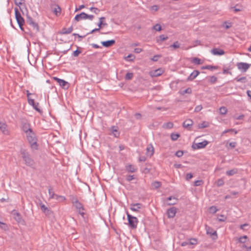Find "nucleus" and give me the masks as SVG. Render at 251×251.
<instances>
[{
	"label": "nucleus",
	"instance_id": "obj_1",
	"mask_svg": "<svg viewBox=\"0 0 251 251\" xmlns=\"http://www.w3.org/2000/svg\"><path fill=\"white\" fill-rule=\"evenodd\" d=\"M26 139L32 150H37V139L34 132L32 130L26 134Z\"/></svg>",
	"mask_w": 251,
	"mask_h": 251
},
{
	"label": "nucleus",
	"instance_id": "obj_2",
	"mask_svg": "<svg viewBox=\"0 0 251 251\" xmlns=\"http://www.w3.org/2000/svg\"><path fill=\"white\" fill-rule=\"evenodd\" d=\"M22 157L25 161V163L28 166H32L34 164V160L31 158L29 153L26 150L22 149L20 150Z\"/></svg>",
	"mask_w": 251,
	"mask_h": 251
},
{
	"label": "nucleus",
	"instance_id": "obj_3",
	"mask_svg": "<svg viewBox=\"0 0 251 251\" xmlns=\"http://www.w3.org/2000/svg\"><path fill=\"white\" fill-rule=\"evenodd\" d=\"M14 11L15 18L16 19L17 22L21 30L24 31V28L23 27V25L25 24V20L22 17L21 14L17 7L14 8Z\"/></svg>",
	"mask_w": 251,
	"mask_h": 251
},
{
	"label": "nucleus",
	"instance_id": "obj_4",
	"mask_svg": "<svg viewBox=\"0 0 251 251\" xmlns=\"http://www.w3.org/2000/svg\"><path fill=\"white\" fill-rule=\"evenodd\" d=\"M126 214L129 226L133 229L136 228L138 222L137 218L136 217L130 215L127 212Z\"/></svg>",
	"mask_w": 251,
	"mask_h": 251
},
{
	"label": "nucleus",
	"instance_id": "obj_5",
	"mask_svg": "<svg viewBox=\"0 0 251 251\" xmlns=\"http://www.w3.org/2000/svg\"><path fill=\"white\" fill-rule=\"evenodd\" d=\"M53 79L55 80L62 88L67 89L69 88V83L64 80L61 79L57 77H53Z\"/></svg>",
	"mask_w": 251,
	"mask_h": 251
},
{
	"label": "nucleus",
	"instance_id": "obj_6",
	"mask_svg": "<svg viewBox=\"0 0 251 251\" xmlns=\"http://www.w3.org/2000/svg\"><path fill=\"white\" fill-rule=\"evenodd\" d=\"M251 65V64L244 62H239L237 64V68L242 72H246Z\"/></svg>",
	"mask_w": 251,
	"mask_h": 251
},
{
	"label": "nucleus",
	"instance_id": "obj_7",
	"mask_svg": "<svg viewBox=\"0 0 251 251\" xmlns=\"http://www.w3.org/2000/svg\"><path fill=\"white\" fill-rule=\"evenodd\" d=\"M208 144V142L204 140L201 142L193 144L192 146V148L194 150L202 149L205 148Z\"/></svg>",
	"mask_w": 251,
	"mask_h": 251
},
{
	"label": "nucleus",
	"instance_id": "obj_8",
	"mask_svg": "<svg viewBox=\"0 0 251 251\" xmlns=\"http://www.w3.org/2000/svg\"><path fill=\"white\" fill-rule=\"evenodd\" d=\"M205 228L206 230L207 234H209L211 236H212L213 239L216 240L217 239L218 236H217V234L216 231L213 230L212 228H211L210 227L208 226H206Z\"/></svg>",
	"mask_w": 251,
	"mask_h": 251
},
{
	"label": "nucleus",
	"instance_id": "obj_9",
	"mask_svg": "<svg viewBox=\"0 0 251 251\" xmlns=\"http://www.w3.org/2000/svg\"><path fill=\"white\" fill-rule=\"evenodd\" d=\"M28 103L32 105L34 109L36 110L37 111L39 112V113L42 112V110L38 107L39 106V103H35L34 102V100L33 99H32L30 98H28Z\"/></svg>",
	"mask_w": 251,
	"mask_h": 251
},
{
	"label": "nucleus",
	"instance_id": "obj_10",
	"mask_svg": "<svg viewBox=\"0 0 251 251\" xmlns=\"http://www.w3.org/2000/svg\"><path fill=\"white\" fill-rule=\"evenodd\" d=\"M142 207L143 205L140 203H131L130 204V209L133 211L137 212Z\"/></svg>",
	"mask_w": 251,
	"mask_h": 251
},
{
	"label": "nucleus",
	"instance_id": "obj_11",
	"mask_svg": "<svg viewBox=\"0 0 251 251\" xmlns=\"http://www.w3.org/2000/svg\"><path fill=\"white\" fill-rule=\"evenodd\" d=\"M176 208L175 207H172L167 210L168 217L169 218H174L176 213Z\"/></svg>",
	"mask_w": 251,
	"mask_h": 251
},
{
	"label": "nucleus",
	"instance_id": "obj_12",
	"mask_svg": "<svg viewBox=\"0 0 251 251\" xmlns=\"http://www.w3.org/2000/svg\"><path fill=\"white\" fill-rule=\"evenodd\" d=\"M211 52L215 55H222L225 54V51L219 48H213Z\"/></svg>",
	"mask_w": 251,
	"mask_h": 251
},
{
	"label": "nucleus",
	"instance_id": "obj_13",
	"mask_svg": "<svg viewBox=\"0 0 251 251\" xmlns=\"http://www.w3.org/2000/svg\"><path fill=\"white\" fill-rule=\"evenodd\" d=\"M14 218L15 220L18 223L23 224L24 221L23 220L21 214L19 212L13 213Z\"/></svg>",
	"mask_w": 251,
	"mask_h": 251
},
{
	"label": "nucleus",
	"instance_id": "obj_14",
	"mask_svg": "<svg viewBox=\"0 0 251 251\" xmlns=\"http://www.w3.org/2000/svg\"><path fill=\"white\" fill-rule=\"evenodd\" d=\"M115 43V40H107L105 41H102L101 42V44L102 45L106 48H109L112 46H113Z\"/></svg>",
	"mask_w": 251,
	"mask_h": 251
},
{
	"label": "nucleus",
	"instance_id": "obj_15",
	"mask_svg": "<svg viewBox=\"0 0 251 251\" xmlns=\"http://www.w3.org/2000/svg\"><path fill=\"white\" fill-rule=\"evenodd\" d=\"M200 74V72L194 70L187 78V81H192L194 79Z\"/></svg>",
	"mask_w": 251,
	"mask_h": 251
},
{
	"label": "nucleus",
	"instance_id": "obj_16",
	"mask_svg": "<svg viewBox=\"0 0 251 251\" xmlns=\"http://www.w3.org/2000/svg\"><path fill=\"white\" fill-rule=\"evenodd\" d=\"M167 201H170L167 202V204L168 205H172L176 204L177 203L178 200L174 197L170 196L167 199Z\"/></svg>",
	"mask_w": 251,
	"mask_h": 251
},
{
	"label": "nucleus",
	"instance_id": "obj_17",
	"mask_svg": "<svg viewBox=\"0 0 251 251\" xmlns=\"http://www.w3.org/2000/svg\"><path fill=\"white\" fill-rule=\"evenodd\" d=\"M0 129L4 134H7L8 131L7 129V125L5 123L0 121Z\"/></svg>",
	"mask_w": 251,
	"mask_h": 251
},
{
	"label": "nucleus",
	"instance_id": "obj_18",
	"mask_svg": "<svg viewBox=\"0 0 251 251\" xmlns=\"http://www.w3.org/2000/svg\"><path fill=\"white\" fill-rule=\"evenodd\" d=\"M193 124V121L191 119L185 120L183 123V126L184 128H190Z\"/></svg>",
	"mask_w": 251,
	"mask_h": 251
},
{
	"label": "nucleus",
	"instance_id": "obj_19",
	"mask_svg": "<svg viewBox=\"0 0 251 251\" xmlns=\"http://www.w3.org/2000/svg\"><path fill=\"white\" fill-rule=\"evenodd\" d=\"M83 19H86V13L84 12H81L79 14H77L75 17V20L77 22Z\"/></svg>",
	"mask_w": 251,
	"mask_h": 251
},
{
	"label": "nucleus",
	"instance_id": "obj_20",
	"mask_svg": "<svg viewBox=\"0 0 251 251\" xmlns=\"http://www.w3.org/2000/svg\"><path fill=\"white\" fill-rule=\"evenodd\" d=\"M73 30V27L72 26L71 27L67 28L65 27H64L62 29L61 31L60 32V33L61 34H67L71 33Z\"/></svg>",
	"mask_w": 251,
	"mask_h": 251
},
{
	"label": "nucleus",
	"instance_id": "obj_21",
	"mask_svg": "<svg viewBox=\"0 0 251 251\" xmlns=\"http://www.w3.org/2000/svg\"><path fill=\"white\" fill-rule=\"evenodd\" d=\"M163 71L161 69L155 70L151 72V75L152 76H158L162 75Z\"/></svg>",
	"mask_w": 251,
	"mask_h": 251
},
{
	"label": "nucleus",
	"instance_id": "obj_22",
	"mask_svg": "<svg viewBox=\"0 0 251 251\" xmlns=\"http://www.w3.org/2000/svg\"><path fill=\"white\" fill-rule=\"evenodd\" d=\"M77 210L78 213H80V210H85L83 204L79 201L75 202L74 205Z\"/></svg>",
	"mask_w": 251,
	"mask_h": 251
},
{
	"label": "nucleus",
	"instance_id": "obj_23",
	"mask_svg": "<svg viewBox=\"0 0 251 251\" xmlns=\"http://www.w3.org/2000/svg\"><path fill=\"white\" fill-rule=\"evenodd\" d=\"M126 170L128 173H134L136 171V169L131 164H128L126 166Z\"/></svg>",
	"mask_w": 251,
	"mask_h": 251
},
{
	"label": "nucleus",
	"instance_id": "obj_24",
	"mask_svg": "<svg viewBox=\"0 0 251 251\" xmlns=\"http://www.w3.org/2000/svg\"><path fill=\"white\" fill-rule=\"evenodd\" d=\"M111 130L115 137H118L120 135V132L118 131V128L116 126H112Z\"/></svg>",
	"mask_w": 251,
	"mask_h": 251
},
{
	"label": "nucleus",
	"instance_id": "obj_25",
	"mask_svg": "<svg viewBox=\"0 0 251 251\" xmlns=\"http://www.w3.org/2000/svg\"><path fill=\"white\" fill-rule=\"evenodd\" d=\"M23 130L26 133V134L29 132V131L32 130V129L30 127V125L27 124H25L23 125Z\"/></svg>",
	"mask_w": 251,
	"mask_h": 251
},
{
	"label": "nucleus",
	"instance_id": "obj_26",
	"mask_svg": "<svg viewBox=\"0 0 251 251\" xmlns=\"http://www.w3.org/2000/svg\"><path fill=\"white\" fill-rule=\"evenodd\" d=\"M52 11L56 16L60 14L61 10V8L58 5H55V7L52 8Z\"/></svg>",
	"mask_w": 251,
	"mask_h": 251
},
{
	"label": "nucleus",
	"instance_id": "obj_27",
	"mask_svg": "<svg viewBox=\"0 0 251 251\" xmlns=\"http://www.w3.org/2000/svg\"><path fill=\"white\" fill-rule=\"evenodd\" d=\"M33 28V30L35 31L36 32L39 31V25L37 23H36L34 21L29 24Z\"/></svg>",
	"mask_w": 251,
	"mask_h": 251
},
{
	"label": "nucleus",
	"instance_id": "obj_28",
	"mask_svg": "<svg viewBox=\"0 0 251 251\" xmlns=\"http://www.w3.org/2000/svg\"><path fill=\"white\" fill-rule=\"evenodd\" d=\"M218 68V66H212V65H206V66H202L201 67V69H207V70H212V71L213 70L217 69Z\"/></svg>",
	"mask_w": 251,
	"mask_h": 251
},
{
	"label": "nucleus",
	"instance_id": "obj_29",
	"mask_svg": "<svg viewBox=\"0 0 251 251\" xmlns=\"http://www.w3.org/2000/svg\"><path fill=\"white\" fill-rule=\"evenodd\" d=\"M147 153L150 156H152L154 153V148L152 146L148 147L147 148Z\"/></svg>",
	"mask_w": 251,
	"mask_h": 251
},
{
	"label": "nucleus",
	"instance_id": "obj_30",
	"mask_svg": "<svg viewBox=\"0 0 251 251\" xmlns=\"http://www.w3.org/2000/svg\"><path fill=\"white\" fill-rule=\"evenodd\" d=\"M168 38V37L167 36H165L164 35H160L158 38H157L156 41L157 43L162 42Z\"/></svg>",
	"mask_w": 251,
	"mask_h": 251
},
{
	"label": "nucleus",
	"instance_id": "obj_31",
	"mask_svg": "<svg viewBox=\"0 0 251 251\" xmlns=\"http://www.w3.org/2000/svg\"><path fill=\"white\" fill-rule=\"evenodd\" d=\"M238 170L237 169H233L226 171V175L228 176H231L237 173Z\"/></svg>",
	"mask_w": 251,
	"mask_h": 251
},
{
	"label": "nucleus",
	"instance_id": "obj_32",
	"mask_svg": "<svg viewBox=\"0 0 251 251\" xmlns=\"http://www.w3.org/2000/svg\"><path fill=\"white\" fill-rule=\"evenodd\" d=\"M174 126V124L172 122L165 123L163 125V127L166 129H171Z\"/></svg>",
	"mask_w": 251,
	"mask_h": 251
},
{
	"label": "nucleus",
	"instance_id": "obj_33",
	"mask_svg": "<svg viewBox=\"0 0 251 251\" xmlns=\"http://www.w3.org/2000/svg\"><path fill=\"white\" fill-rule=\"evenodd\" d=\"M179 93L181 95H184L185 94H191L192 93V89L191 88H188L185 90L180 91Z\"/></svg>",
	"mask_w": 251,
	"mask_h": 251
},
{
	"label": "nucleus",
	"instance_id": "obj_34",
	"mask_svg": "<svg viewBox=\"0 0 251 251\" xmlns=\"http://www.w3.org/2000/svg\"><path fill=\"white\" fill-rule=\"evenodd\" d=\"M179 137L180 134L178 133H172L171 134V138L174 141L177 140Z\"/></svg>",
	"mask_w": 251,
	"mask_h": 251
},
{
	"label": "nucleus",
	"instance_id": "obj_35",
	"mask_svg": "<svg viewBox=\"0 0 251 251\" xmlns=\"http://www.w3.org/2000/svg\"><path fill=\"white\" fill-rule=\"evenodd\" d=\"M235 80L237 82H241L242 83H245L247 81V78H246V77H245V76H243V77H241L240 78L238 77H237L235 78Z\"/></svg>",
	"mask_w": 251,
	"mask_h": 251
},
{
	"label": "nucleus",
	"instance_id": "obj_36",
	"mask_svg": "<svg viewBox=\"0 0 251 251\" xmlns=\"http://www.w3.org/2000/svg\"><path fill=\"white\" fill-rule=\"evenodd\" d=\"M161 183L159 181H154L151 184V186L154 188L157 189L161 186Z\"/></svg>",
	"mask_w": 251,
	"mask_h": 251
},
{
	"label": "nucleus",
	"instance_id": "obj_37",
	"mask_svg": "<svg viewBox=\"0 0 251 251\" xmlns=\"http://www.w3.org/2000/svg\"><path fill=\"white\" fill-rule=\"evenodd\" d=\"M49 194L50 195V199H54V196H55V194L53 191V189L51 187H50L49 188Z\"/></svg>",
	"mask_w": 251,
	"mask_h": 251
},
{
	"label": "nucleus",
	"instance_id": "obj_38",
	"mask_svg": "<svg viewBox=\"0 0 251 251\" xmlns=\"http://www.w3.org/2000/svg\"><path fill=\"white\" fill-rule=\"evenodd\" d=\"M209 126V123L207 122H203L202 123L199 125V128H203Z\"/></svg>",
	"mask_w": 251,
	"mask_h": 251
},
{
	"label": "nucleus",
	"instance_id": "obj_39",
	"mask_svg": "<svg viewBox=\"0 0 251 251\" xmlns=\"http://www.w3.org/2000/svg\"><path fill=\"white\" fill-rule=\"evenodd\" d=\"M57 201H64L66 200V198L62 196H59L56 194H55L54 198Z\"/></svg>",
	"mask_w": 251,
	"mask_h": 251
},
{
	"label": "nucleus",
	"instance_id": "obj_40",
	"mask_svg": "<svg viewBox=\"0 0 251 251\" xmlns=\"http://www.w3.org/2000/svg\"><path fill=\"white\" fill-rule=\"evenodd\" d=\"M135 59V56L131 54L128 55L125 57V59L128 61H132Z\"/></svg>",
	"mask_w": 251,
	"mask_h": 251
},
{
	"label": "nucleus",
	"instance_id": "obj_41",
	"mask_svg": "<svg viewBox=\"0 0 251 251\" xmlns=\"http://www.w3.org/2000/svg\"><path fill=\"white\" fill-rule=\"evenodd\" d=\"M70 197V200L71 201V202H72L73 205L75 204V202H77L79 201H78L77 198L75 197V196H74L73 195H71Z\"/></svg>",
	"mask_w": 251,
	"mask_h": 251
},
{
	"label": "nucleus",
	"instance_id": "obj_42",
	"mask_svg": "<svg viewBox=\"0 0 251 251\" xmlns=\"http://www.w3.org/2000/svg\"><path fill=\"white\" fill-rule=\"evenodd\" d=\"M133 74L132 73H127L125 76V79L130 80L133 78Z\"/></svg>",
	"mask_w": 251,
	"mask_h": 251
},
{
	"label": "nucleus",
	"instance_id": "obj_43",
	"mask_svg": "<svg viewBox=\"0 0 251 251\" xmlns=\"http://www.w3.org/2000/svg\"><path fill=\"white\" fill-rule=\"evenodd\" d=\"M220 113L222 114V115H225L226 113L227 112V109L226 108V107H221L220 109Z\"/></svg>",
	"mask_w": 251,
	"mask_h": 251
},
{
	"label": "nucleus",
	"instance_id": "obj_44",
	"mask_svg": "<svg viewBox=\"0 0 251 251\" xmlns=\"http://www.w3.org/2000/svg\"><path fill=\"white\" fill-rule=\"evenodd\" d=\"M248 238V237L247 235H244L242 237H241L239 238V242L241 243H244L246 242V239Z\"/></svg>",
	"mask_w": 251,
	"mask_h": 251
},
{
	"label": "nucleus",
	"instance_id": "obj_45",
	"mask_svg": "<svg viewBox=\"0 0 251 251\" xmlns=\"http://www.w3.org/2000/svg\"><path fill=\"white\" fill-rule=\"evenodd\" d=\"M153 29L156 31H160L162 30V27L159 24H157L153 26Z\"/></svg>",
	"mask_w": 251,
	"mask_h": 251
},
{
	"label": "nucleus",
	"instance_id": "obj_46",
	"mask_svg": "<svg viewBox=\"0 0 251 251\" xmlns=\"http://www.w3.org/2000/svg\"><path fill=\"white\" fill-rule=\"evenodd\" d=\"M217 81V78L215 76H211L210 77L209 81L211 83H215Z\"/></svg>",
	"mask_w": 251,
	"mask_h": 251
},
{
	"label": "nucleus",
	"instance_id": "obj_47",
	"mask_svg": "<svg viewBox=\"0 0 251 251\" xmlns=\"http://www.w3.org/2000/svg\"><path fill=\"white\" fill-rule=\"evenodd\" d=\"M192 62L198 65L201 64V59L197 57L193 58Z\"/></svg>",
	"mask_w": 251,
	"mask_h": 251
},
{
	"label": "nucleus",
	"instance_id": "obj_48",
	"mask_svg": "<svg viewBox=\"0 0 251 251\" xmlns=\"http://www.w3.org/2000/svg\"><path fill=\"white\" fill-rule=\"evenodd\" d=\"M90 10L91 11H92L94 13H95L96 14H98L100 12V10L96 7H92L90 8Z\"/></svg>",
	"mask_w": 251,
	"mask_h": 251
},
{
	"label": "nucleus",
	"instance_id": "obj_49",
	"mask_svg": "<svg viewBox=\"0 0 251 251\" xmlns=\"http://www.w3.org/2000/svg\"><path fill=\"white\" fill-rule=\"evenodd\" d=\"M179 46H180V44L179 43V42L178 41H176V42H174L173 44L171 45L170 47H173L175 49H177V48H179Z\"/></svg>",
	"mask_w": 251,
	"mask_h": 251
},
{
	"label": "nucleus",
	"instance_id": "obj_50",
	"mask_svg": "<svg viewBox=\"0 0 251 251\" xmlns=\"http://www.w3.org/2000/svg\"><path fill=\"white\" fill-rule=\"evenodd\" d=\"M216 184L218 186H221L224 184V181L222 179H219L217 182Z\"/></svg>",
	"mask_w": 251,
	"mask_h": 251
},
{
	"label": "nucleus",
	"instance_id": "obj_51",
	"mask_svg": "<svg viewBox=\"0 0 251 251\" xmlns=\"http://www.w3.org/2000/svg\"><path fill=\"white\" fill-rule=\"evenodd\" d=\"M226 219V217L224 215H220L218 217V220L220 222H224Z\"/></svg>",
	"mask_w": 251,
	"mask_h": 251
},
{
	"label": "nucleus",
	"instance_id": "obj_52",
	"mask_svg": "<svg viewBox=\"0 0 251 251\" xmlns=\"http://www.w3.org/2000/svg\"><path fill=\"white\" fill-rule=\"evenodd\" d=\"M234 131L235 134H236L237 133V131L235 129H226V130H224L222 134H224L225 133H227V132H233Z\"/></svg>",
	"mask_w": 251,
	"mask_h": 251
},
{
	"label": "nucleus",
	"instance_id": "obj_53",
	"mask_svg": "<svg viewBox=\"0 0 251 251\" xmlns=\"http://www.w3.org/2000/svg\"><path fill=\"white\" fill-rule=\"evenodd\" d=\"M0 227L5 230L7 229V225L5 223L1 222L0 221Z\"/></svg>",
	"mask_w": 251,
	"mask_h": 251
},
{
	"label": "nucleus",
	"instance_id": "obj_54",
	"mask_svg": "<svg viewBox=\"0 0 251 251\" xmlns=\"http://www.w3.org/2000/svg\"><path fill=\"white\" fill-rule=\"evenodd\" d=\"M81 52L80 50L77 49L75 51H74L73 53V55L75 57H77L78 56V55Z\"/></svg>",
	"mask_w": 251,
	"mask_h": 251
},
{
	"label": "nucleus",
	"instance_id": "obj_55",
	"mask_svg": "<svg viewBox=\"0 0 251 251\" xmlns=\"http://www.w3.org/2000/svg\"><path fill=\"white\" fill-rule=\"evenodd\" d=\"M183 151H178L175 153V155L178 157H181L183 155Z\"/></svg>",
	"mask_w": 251,
	"mask_h": 251
},
{
	"label": "nucleus",
	"instance_id": "obj_56",
	"mask_svg": "<svg viewBox=\"0 0 251 251\" xmlns=\"http://www.w3.org/2000/svg\"><path fill=\"white\" fill-rule=\"evenodd\" d=\"M40 206L41 207V210L44 212L45 210H47V209L48 208L45 206L44 204H43L41 202L40 203Z\"/></svg>",
	"mask_w": 251,
	"mask_h": 251
},
{
	"label": "nucleus",
	"instance_id": "obj_57",
	"mask_svg": "<svg viewBox=\"0 0 251 251\" xmlns=\"http://www.w3.org/2000/svg\"><path fill=\"white\" fill-rule=\"evenodd\" d=\"M161 57V55L157 54L151 58V60L153 61H158V59Z\"/></svg>",
	"mask_w": 251,
	"mask_h": 251
},
{
	"label": "nucleus",
	"instance_id": "obj_58",
	"mask_svg": "<svg viewBox=\"0 0 251 251\" xmlns=\"http://www.w3.org/2000/svg\"><path fill=\"white\" fill-rule=\"evenodd\" d=\"M15 4L16 5L20 6V5L22 4V3L23 1H25V0H14Z\"/></svg>",
	"mask_w": 251,
	"mask_h": 251
},
{
	"label": "nucleus",
	"instance_id": "obj_59",
	"mask_svg": "<svg viewBox=\"0 0 251 251\" xmlns=\"http://www.w3.org/2000/svg\"><path fill=\"white\" fill-rule=\"evenodd\" d=\"M202 184V181L201 180H198L195 181L194 185L195 186H199Z\"/></svg>",
	"mask_w": 251,
	"mask_h": 251
},
{
	"label": "nucleus",
	"instance_id": "obj_60",
	"mask_svg": "<svg viewBox=\"0 0 251 251\" xmlns=\"http://www.w3.org/2000/svg\"><path fill=\"white\" fill-rule=\"evenodd\" d=\"M107 24L106 23H104L103 21H99L98 24V25L100 28H101L103 26L107 25Z\"/></svg>",
	"mask_w": 251,
	"mask_h": 251
},
{
	"label": "nucleus",
	"instance_id": "obj_61",
	"mask_svg": "<svg viewBox=\"0 0 251 251\" xmlns=\"http://www.w3.org/2000/svg\"><path fill=\"white\" fill-rule=\"evenodd\" d=\"M134 179V175H128L126 176V179L128 181H130Z\"/></svg>",
	"mask_w": 251,
	"mask_h": 251
},
{
	"label": "nucleus",
	"instance_id": "obj_62",
	"mask_svg": "<svg viewBox=\"0 0 251 251\" xmlns=\"http://www.w3.org/2000/svg\"><path fill=\"white\" fill-rule=\"evenodd\" d=\"M202 108V106L201 105H199L197 106L195 108V112H198L200 111Z\"/></svg>",
	"mask_w": 251,
	"mask_h": 251
},
{
	"label": "nucleus",
	"instance_id": "obj_63",
	"mask_svg": "<svg viewBox=\"0 0 251 251\" xmlns=\"http://www.w3.org/2000/svg\"><path fill=\"white\" fill-rule=\"evenodd\" d=\"M210 210L211 212L213 213H215L217 212V209L216 206H212L210 207Z\"/></svg>",
	"mask_w": 251,
	"mask_h": 251
},
{
	"label": "nucleus",
	"instance_id": "obj_64",
	"mask_svg": "<svg viewBox=\"0 0 251 251\" xmlns=\"http://www.w3.org/2000/svg\"><path fill=\"white\" fill-rule=\"evenodd\" d=\"M34 21L33 19L30 16H27L26 22L29 25Z\"/></svg>",
	"mask_w": 251,
	"mask_h": 251
}]
</instances>
